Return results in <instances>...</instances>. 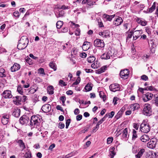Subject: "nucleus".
Here are the masks:
<instances>
[{"label":"nucleus","mask_w":158,"mask_h":158,"mask_svg":"<svg viewBox=\"0 0 158 158\" xmlns=\"http://www.w3.org/2000/svg\"><path fill=\"white\" fill-rule=\"evenodd\" d=\"M29 42L28 39L26 36H22L19 40L17 45L18 48L22 50L25 48Z\"/></svg>","instance_id":"nucleus-1"},{"label":"nucleus","mask_w":158,"mask_h":158,"mask_svg":"<svg viewBox=\"0 0 158 158\" xmlns=\"http://www.w3.org/2000/svg\"><path fill=\"white\" fill-rule=\"evenodd\" d=\"M152 110L151 106L148 103L145 104L144 106L143 113V114L149 116L152 114Z\"/></svg>","instance_id":"nucleus-2"},{"label":"nucleus","mask_w":158,"mask_h":158,"mask_svg":"<svg viewBox=\"0 0 158 158\" xmlns=\"http://www.w3.org/2000/svg\"><path fill=\"white\" fill-rule=\"evenodd\" d=\"M140 131L143 133H147L150 131V127L148 123H142L140 127Z\"/></svg>","instance_id":"nucleus-3"},{"label":"nucleus","mask_w":158,"mask_h":158,"mask_svg":"<svg viewBox=\"0 0 158 158\" xmlns=\"http://www.w3.org/2000/svg\"><path fill=\"white\" fill-rule=\"evenodd\" d=\"M40 119L38 118L37 116L33 115L31 117L30 120V125L31 126H37L40 121Z\"/></svg>","instance_id":"nucleus-4"},{"label":"nucleus","mask_w":158,"mask_h":158,"mask_svg":"<svg viewBox=\"0 0 158 158\" xmlns=\"http://www.w3.org/2000/svg\"><path fill=\"white\" fill-rule=\"evenodd\" d=\"M129 74V71L128 69H124L120 71V75L121 78L124 79H127Z\"/></svg>","instance_id":"nucleus-5"},{"label":"nucleus","mask_w":158,"mask_h":158,"mask_svg":"<svg viewBox=\"0 0 158 158\" xmlns=\"http://www.w3.org/2000/svg\"><path fill=\"white\" fill-rule=\"evenodd\" d=\"M153 96V94H152L147 93L143 94L142 97L143 99L144 102H146L151 100Z\"/></svg>","instance_id":"nucleus-6"},{"label":"nucleus","mask_w":158,"mask_h":158,"mask_svg":"<svg viewBox=\"0 0 158 158\" xmlns=\"http://www.w3.org/2000/svg\"><path fill=\"white\" fill-rule=\"evenodd\" d=\"M157 142L156 139L155 138H153L147 144V147L150 148L152 149L155 147Z\"/></svg>","instance_id":"nucleus-7"},{"label":"nucleus","mask_w":158,"mask_h":158,"mask_svg":"<svg viewBox=\"0 0 158 158\" xmlns=\"http://www.w3.org/2000/svg\"><path fill=\"white\" fill-rule=\"evenodd\" d=\"M94 45L96 47L103 48L104 46V43L103 40L96 39L94 42Z\"/></svg>","instance_id":"nucleus-8"},{"label":"nucleus","mask_w":158,"mask_h":158,"mask_svg":"<svg viewBox=\"0 0 158 158\" xmlns=\"http://www.w3.org/2000/svg\"><path fill=\"white\" fill-rule=\"evenodd\" d=\"M109 88L110 90L113 92L119 91L120 89L119 85L117 83H114L110 85Z\"/></svg>","instance_id":"nucleus-9"},{"label":"nucleus","mask_w":158,"mask_h":158,"mask_svg":"<svg viewBox=\"0 0 158 158\" xmlns=\"http://www.w3.org/2000/svg\"><path fill=\"white\" fill-rule=\"evenodd\" d=\"M29 120L28 117L26 115H23L20 118V123L22 125L27 124Z\"/></svg>","instance_id":"nucleus-10"},{"label":"nucleus","mask_w":158,"mask_h":158,"mask_svg":"<svg viewBox=\"0 0 158 158\" xmlns=\"http://www.w3.org/2000/svg\"><path fill=\"white\" fill-rule=\"evenodd\" d=\"M51 106L48 104H45L43 105L41 108V110L44 113L49 112L51 110Z\"/></svg>","instance_id":"nucleus-11"},{"label":"nucleus","mask_w":158,"mask_h":158,"mask_svg":"<svg viewBox=\"0 0 158 158\" xmlns=\"http://www.w3.org/2000/svg\"><path fill=\"white\" fill-rule=\"evenodd\" d=\"M123 20L122 18L118 16L117 18L115 19L113 22L114 24L116 26H119L123 23Z\"/></svg>","instance_id":"nucleus-12"},{"label":"nucleus","mask_w":158,"mask_h":158,"mask_svg":"<svg viewBox=\"0 0 158 158\" xmlns=\"http://www.w3.org/2000/svg\"><path fill=\"white\" fill-rule=\"evenodd\" d=\"M142 33V30H137L133 32V38L134 40H136L139 37Z\"/></svg>","instance_id":"nucleus-13"},{"label":"nucleus","mask_w":158,"mask_h":158,"mask_svg":"<svg viewBox=\"0 0 158 158\" xmlns=\"http://www.w3.org/2000/svg\"><path fill=\"white\" fill-rule=\"evenodd\" d=\"M2 95L6 98H10L12 96L11 92L9 90L4 91L2 93Z\"/></svg>","instance_id":"nucleus-14"},{"label":"nucleus","mask_w":158,"mask_h":158,"mask_svg":"<svg viewBox=\"0 0 158 158\" xmlns=\"http://www.w3.org/2000/svg\"><path fill=\"white\" fill-rule=\"evenodd\" d=\"M64 11L59 9L55 13V15L57 18L62 17L64 16Z\"/></svg>","instance_id":"nucleus-15"},{"label":"nucleus","mask_w":158,"mask_h":158,"mask_svg":"<svg viewBox=\"0 0 158 158\" xmlns=\"http://www.w3.org/2000/svg\"><path fill=\"white\" fill-rule=\"evenodd\" d=\"M20 68V65L17 63H15L13 66L10 68V70L11 72H14L19 70Z\"/></svg>","instance_id":"nucleus-16"},{"label":"nucleus","mask_w":158,"mask_h":158,"mask_svg":"<svg viewBox=\"0 0 158 158\" xmlns=\"http://www.w3.org/2000/svg\"><path fill=\"white\" fill-rule=\"evenodd\" d=\"M20 113V109L16 108L14 109L12 111V114L16 117H18Z\"/></svg>","instance_id":"nucleus-17"},{"label":"nucleus","mask_w":158,"mask_h":158,"mask_svg":"<svg viewBox=\"0 0 158 158\" xmlns=\"http://www.w3.org/2000/svg\"><path fill=\"white\" fill-rule=\"evenodd\" d=\"M9 116L7 115H3L2 118V122L4 125L7 124L8 122Z\"/></svg>","instance_id":"nucleus-18"},{"label":"nucleus","mask_w":158,"mask_h":158,"mask_svg":"<svg viewBox=\"0 0 158 158\" xmlns=\"http://www.w3.org/2000/svg\"><path fill=\"white\" fill-rule=\"evenodd\" d=\"M130 108L133 111H135L139 108V105L137 103H134L131 105Z\"/></svg>","instance_id":"nucleus-19"},{"label":"nucleus","mask_w":158,"mask_h":158,"mask_svg":"<svg viewBox=\"0 0 158 158\" xmlns=\"http://www.w3.org/2000/svg\"><path fill=\"white\" fill-rule=\"evenodd\" d=\"M115 16V15H106V14H104L103 15V17L105 19H106V20L111 21L112 18H114Z\"/></svg>","instance_id":"nucleus-20"},{"label":"nucleus","mask_w":158,"mask_h":158,"mask_svg":"<svg viewBox=\"0 0 158 158\" xmlns=\"http://www.w3.org/2000/svg\"><path fill=\"white\" fill-rule=\"evenodd\" d=\"M140 139L143 142H146L149 140V138L147 135H144L141 136Z\"/></svg>","instance_id":"nucleus-21"},{"label":"nucleus","mask_w":158,"mask_h":158,"mask_svg":"<svg viewBox=\"0 0 158 158\" xmlns=\"http://www.w3.org/2000/svg\"><path fill=\"white\" fill-rule=\"evenodd\" d=\"M115 148L114 147L111 148L110 149V154L111 158H113L114 156L116 155V153L114 152Z\"/></svg>","instance_id":"nucleus-22"},{"label":"nucleus","mask_w":158,"mask_h":158,"mask_svg":"<svg viewBox=\"0 0 158 158\" xmlns=\"http://www.w3.org/2000/svg\"><path fill=\"white\" fill-rule=\"evenodd\" d=\"M17 142L22 150H23L26 148L25 145L22 140L20 139Z\"/></svg>","instance_id":"nucleus-23"},{"label":"nucleus","mask_w":158,"mask_h":158,"mask_svg":"<svg viewBox=\"0 0 158 158\" xmlns=\"http://www.w3.org/2000/svg\"><path fill=\"white\" fill-rule=\"evenodd\" d=\"M156 7V2L153 3L152 6L149 8L147 10L148 13H151L155 9Z\"/></svg>","instance_id":"nucleus-24"},{"label":"nucleus","mask_w":158,"mask_h":158,"mask_svg":"<svg viewBox=\"0 0 158 158\" xmlns=\"http://www.w3.org/2000/svg\"><path fill=\"white\" fill-rule=\"evenodd\" d=\"M89 43L86 41L85 42L82 46V48L84 51H86L89 48V46H88V44H89Z\"/></svg>","instance_id":"nucleus-25"},{"label":"nucleus","mask_w":158,"mask_h":158,"mask_svg":"<svg viewBox=\"0 0 158 158\" xmlns=\"http://www.w3.org/2000/svg\"><path fill=\"white\" fill-rule=\"evenodd\" d=\"M92 88V86L91 84L88 83L85 87V92L89 91L91 90Z\"/></svg>","instance_id":"nucleus-26"},{"label":"nucleus","mask_w":158,"mask_h":158,"mask_svg":"<svg viewBox=\"0 0 158 158\" xmlns=\"http://www.w3.org/2000/svg\"><path fill=\"white\" fill-rule=\"evenodd\" d=\"M50 67L55 71H56L57 69V66L56 64L55 63L52 62H50L49 64Z\"/></svg>","instance_id":"nucleus-27"},{"label":"nucleus","mask_w":158,"mask_h":158,"mask_svg":"<svg viewBox=\"0 0 158 158\" xmlns=\"http://www.w3.org/2000/svg\"><path fill=\"white\" fill-rule=\"evenodd\" d=\"M95 60V58L94 56H90L87 58V60L89 63L93 62Z\"/></svg>","instance_id":"nucleus-28"},{"label":"nucleus","mask_w":158,"mask_h":158,"mask_svg":"<svg viewBox=\"0 0 158 158\" xmlns=\"http://www.w3.org/2000/svg\"><path fill=\"white\" fill-rule=\"evenodd\" d=\"M138 23L140 24L143 26H145L146 25L147 22L145 21H143L139 19H137V20Z\"/></svg>","instance_id":"nucleus-29"},{"label":"nucleus","mask_w":158,"mask_h":158,"mask_svg":"<svg viewBox=\"0 0 158 158\" xmlns=\"http://www.w3.org/2000/svg\"><path fill=\"white\" fill-rule=\"evenodd\" d=\"M15 98L16 99V102L15 104L17 105L20 104V102H22L21 96H16Z\"/></svg>","instance_id":"nucleus-30"},{"label":"nucleus","mask_w":158,"mask_h":158,"mask_svg":"<svg viewBox=\"0 0 158 158\" xmlns=\"http://www.w3.org/2000/svg\"><path fill=\"white\" fill-rule=\"evenodd\" d=\"M128 135L127 128H126L123 131L122 134V136L124 138H127Z\"/></svg>","instance_id":"nucleus-31"},{"label":"nucleus","mask_w":158,"mask_h":158,"mask_svg":"<svg viewBox=\"0 0 158 158\" xmlns=\"http://www.w3.org/2000/svg\"><path fill=\"white\" fill-rule=\"evenodd\" d=\"M99 95L100 97L103 99V101H104L106 99V96L102 91H100Z\"/></svg>","instance_id":"nucleus-32"},{"label":"nucleus","mask_w":158,"mask_h":158,"mask_svg":"<svg viewBox=\"0 0 158 158\" xmlns=\"http://www.w3.org/2000/svg\"><path fill=\"white\" fill-rule=\"evenodd\" d=\"M63 22L62 21H58L56 23V27L57 29H60L63 25Z\"/></svg>","instance_id":"nucleus-33"},{"label":"nucleus","mask_w":158,"mask_h":158,"mask_svg":"<svg viewBox=\"0 0 158 158\" xmlns=\"http://www.w3.org/2000/svg\"><path fill=\"white\" fill-rule=\"evenodd\" d=\"M53 88L52 86H49L48 88V91L49 94H53Z\"/></svg>","instance_id":"nucleus-34"},{"label":"nucleus","mask_w":158,"mask_h":158,"mask_svg":"<svg viewBox=\"0 0 158 158\" xmlns=\"http://www.w3.org/2000/svg\"><path fill=\"white\" fill-rule=\"evenodd\" d=\"M108 56H109L107 52H106L104 53L101 56V58L102 59L107 60L109 59V57Z\"/></svg>","instance_id":"nucleus-35"},{"label":"nucleus","mask_w":158,"mask_h":158,"mask_svg":"<svg viewBox=\"0 0 158 158\" xmlns=\"http://www.w3.org/2000/svg\"><path fill=\"white\" fill-rule=\"evenodd\" d=\"M5 71L2 68H0V77H6V75L5 74Z\"/></svg>","instance_id":"nucleus-36"},{"label":"nucleus","mask_w":158,"mask_h":158,"mask_svg":"<svg viewBox=\"0 0 158 158\" xmlns=\"http://www.w3.org/2000/svg\"><path fill=\"white\" fill-rule=\"evenodd\" d=\"M126 33H128L127 36V41L129 39H130L131 38L132 35L133 36V31H131L130 32H128V31L126 32Z\"/></svg>","instance_id":"nucleus-37"},{"label":"nucleus","mask_w":158,"mask_h":158,"mask_svg":"<svg viewBox=\"0 0 158 158\" xmlns=\"http://www.w3.org/2000/svg\"><path fill=\"white\" fill-rule=\"evenodd\" d=\"M80 80L81 79L80 77H78L77 78V80L73 84L72 86H74L75 85H77L80 82Z\"/></svg>","instance_id":"nucleus-38"},{"label":"nucleus","mask_w":158,"mask_h":158,"mask_svg":"<svg viewBox=\"0 0 158 158\" xmlns=\"http://www.w3.org/2000/svg\"><path fill=\"white\" fill-rule=\"evenodd\" d=\"M17 91L20 94L22 95L23 94V88L20 86V85L18 86L17 88Z\"/></svg>","instance_id":"nucleus-39"},{"label":"nucleus","mask_w":158,"mask_h":158,"mask_svg":"<svg viewBox=\"0 0 158 158\" xmlns=\"http://www.w3.org/2000/svg\"><path fill=\"white\" fill-rule=\"evenodd\" d=\"M141 79L145 81H147L148 80V77L146 75H143L141 76Z\"/></svg>","instance_id":"nucleus-40"},{"label":"nucleus","mask_w":158,"mask_h":158,"mask_svg":"<svg viewBox=\"0 0 158 158\" xmlns=\"http://www.w3.org/2000/svg\"><path fill=\"white\" fill-rule=\"evenodd\" d=\"M122 113L120 111H119L115 116V118L116 119H119L122 116Z\"/></svg>","instance_id":"nucleus-41"},{"label":"nucleus","mask_w":158,"mask_h":158,"mask_svg":"<svg viewBox=\"0 0 158 158\" xmlns=\"http://www.w3.org/2000/svg\"><path fill=\"white\" fill-rule=\"evenodd\" d=\"M38 73L40 74L45 75L44 69L42 68H40L38 69Z\"/></svg>","instance_id":"nucleus-42"},{"label":"nucleus","mask_w":158,"mask_h":158,"mask_svg":"<svg viewBox=\"0 0 158 158\" xmlns=\"http://www.w3.org/2000/svg\"><path fill=\"white\" fill-rule=\"evenodd\" d=\"M113 140V137H109L107 139V143L108 144L111 143Z\"/></svg>","instance_id":"nucleus-43"},{"label":"nucleus","mask_w":158,"mask_h":158,"mask_svg":"<svg viewBox=\"0 0 158 158\" xmlns=\"http://www.w3.org/2000/svg\"><path fill=\"white\" fill-rule=\"evenodd\" d=\"M31 155L30 152H27L25 154L24 157V158H31Z\"/></svg>","instance_id":"nucleus-44"},{"label":"nucleus","mask_w":158,"mask_h":158,"mask_svg":"<svg viewBox=\"0 0 158 158\" xmlns=\"http://www.w3.org/2000/svg\"><path fill=\"white\" fill-rule=\"evenodd\" d=\"M20 14L18 11H15L14 12L13 15L14 16L18 18L19 17Z\"/></svg>","instance_id":"nucleus-45"},{"label":"nucleus","mask_w":158,"mask_h":158,"mask_svg":"<svg viewBox=\"0 0 158 158\" xmlns=\"http://www.w3.org/2000/svg\"><path fill=\"white\" fill-rule=\"evenodd\" d=\"M145 152V150L144 149H142L138 152V155H139L140 156H142L143 153Z\"/></svg>","instance_id":"nucleus-46"},{"label":"nucleus","mask_w":158,"mask_h":158,"mask_svg":"<svg viewBox=\"0 0 158 158\" xmlns=\"http://www.w3.org/2000/svg\"><path fill=\"white\" fill-rule=\"evenodd\" d=\"M70 155H71V154H68L67 155H66V156L64 155L62 156H60L56 158H68L71 156H70Z\"/></svg>","instance_id":"nucleus-47"},{"label":"nucleus","mask_w":158,"mask_h":158,"mask_svg":"<svg viewBox=\"0 0 158 158\" xmlns=\"http://www.w3.org/2000/svg\"><path fill=\"white\" fill-rule=\"evenodd\" d=\"M59 84L60 85H62L63 86H65L67 84L64 82L62 80H60L59 81Z\"/></svg>","instance_id":"nucleus-48"},{"label":"nucleus","mask_w":158,"mask_h":158,"mask_svg":"<svg viewBox=\"0 0 158 158\" xmlns=\"http://www.w3.org/2000/svg\"><path fill=\"white\" fill-rule=\"evenodd\" d=\"M58 127L60 129H62L64 127V124L62 123H60L58 124Z\"/></svg>","instance_id":"nucleus-49"},{"label":"nucleus","mask_w":158,"mask_h":158,"mask_svg":"<svg viewBox=\"0 0 158 158\" xmlns=\"http://www.w3.org/2000/svg\"><path fill=\"white\" fill-rule=\"evenodd\" d=\"M60 100L62 102L63 104L64 103L66 100V98L65 96H61L60 98Z\"/></svg>","instance_id":"nucleus-50"},{"label":"nucleus","mask_w":158,"mask_h":158,"mask_svg":"<svg viewBox=\"0 0 158 158\" xmlns=\"http://www.w3.org/2000/svg\"><path fill=\"white\" fill-rule=\"evenodd\" d=\"M82 116L81 114H78L76 116V120L77 121H80L82 118Z\"/></svg>","instance_id":"nucleus-51"},{"label":"nucleus","mask_w":158,"mask_h":158,"mask_svg":"<svg viewBox=\"0 0 158 158\" xmlns=\"http://www.w3.org/2000/svg\"><path fill=\"white\" fill-rule=\"evenodd\" d=\"M114 114V112L113 111H111L110 113H109L108 114V116H109V118H112Z\"/></svg>","instance_id":"nucleus-52"},{"label":"nucleus","mask_w":158,"mask_h":158,"mask_svg":"<svg viewBox=\"0 0 158 158\" xmlns=\"http://www.w3.org/2000/svg\"><path fill=\"white\" fill-rule=\"evenodd\" d=\"M107 52L108 53V55L109 56L108 57H109V59L111 57L113 56V53L112 52V51L111 50H109Z\"/></svg>","instance_id":"nucleus-53"},{"label":"nucleus","mask_w":158,"mask_h":158,"mask_svg":"<svg viewBox=\"0 0 158 158\" xmlns=\"http://www.w3.org/2000/svg\"><path fill=\"white\" fill-rule=\"evenodd\" d=\"M98 24L99 27H104L103 25V24L102 22L101 21V20L98 19Z\"/></svg>","instance_id":"nucleus-54"},{"label":"nucleus","mask_w":158,"mask_h":158,"mask_svg":"<svg viewBox=\"0 0 158 158\" xmlns=\"http://www.w3.org/2000/svg\"><path fill=\"white\" fill-rule=\"evenodd\" d=\"M144 89L145 90H153L154 87L152 86H148L146 88H145Z\"/></svg>","instance_id":"nucleus-55"},{"label":"nucleus","mask_w":158,"mask_h":158,"mask_svg":"<svg viewBox=\"0 0 158 158\" xmlns=\"http://www.w3.org/2000/svg\"><path fill=\"white\" fill-rule=\"evenodd\" d=\"M70 120L69 119H68L66 121V128H67L69 126V124L70 123Z\"/></svg>","instance_id":"nucleus-56"},{"label":"nucleus","mask_w":158,"mask_h":158,"mask_svg":"<svg viewBox=\"0 0 158 158\" xmlns=\"http://www.w3.org/2000/svg\"><path fill=\"white\" fill-rule=\"evenodd\" d=\"M146 32L148 33V35H150L151 34V31L150 28L148 27H146Z\"/></svg>","instance_id":"nucleus-57"},{"label":"nucleus","mask_w":158,"mask_h":158,"mask_svg":"<svg viewBox=\"0 0 158 158\" xmlns=\"http://www.w3.org/2000/svg\"><path fill=\"white\" fill-rule=\"evenodd\" d=\"M139 125L138 123H134L133 124V127L136 130H138L139 127Z\"/></svg>","instance_id":"nucleus-58"},{"label":"nucleus","mask_w":158,"mask_h":158,"mask_svg":"<svg viewBox=\"0 0 158 158\" xmlns=\"http://www.w3.org/2000/svg\"><path fill=\"white\" fill-rule=\"evenodd\" d=\"M58 8L60 9L61 10V9L63 10H65L66 9H68V6H66L65 5H62L60 8L58 7Z\"/></svg>","instance_id":"nucleus-59"},{"label":"nucleus","mask_w":158,"mask_h":158,"mask_svg":"<svg viewBox=\"0 0 158 158\" xmlns=\"http://www.w3.org/2000/svg\"><path fill=\"white\" fill-rule=\"evenodd\" d=\"M80 56L82 58H84L86 57L87 54L85 52H83L80 54Z\"/></svg>","instance_id":"nucleus-60"},{"label":"nucleus","mask_w":158,"mask_h":158,"mask_svg":"<svg viewBox=\"0 0 158 158\" xmlns=\"http://www.w3.org/2000/svg\"><path fill=\"white\" fill-rule=\"evenodd\" d=\"M22 102H25L27 99V97L25 96H21Z\"/></svg>","instance_id":"nucleus-61"},{"label":"nucleus","mask_w":158,"mask_h":158,"mask_svg":"<svg viewBox=\"0 0 158 158\" xmlns=\"http://www.w3.org/2000/svg\"><path fill=\"white\" fill-rule=\"evenodd\" d=\"M80 113L79 110L78 108L74 110V113L75 115H77Z\"/></svg>","instance_id":"nucleus-62"},{"label":"nucleus","mask_w":158,"mask_h":158,"mask_svg":"<svg viewBox=\"0 0 158 158\" xmlns=\"http://www.w3.org/2000/svg\"><path fill=\"white\" fill-rule=\"evenodd\" d=\"M80 31L79 29H77L75 32V35H80Z\"/></svg>","instance_id":"nucleus-63"},{"label":"nucleus","mask_w":158,"mask_h":158,"mask_svg":"<svg viewBox=\"0 0 158 158\" xmlns=\"http://www.w3.org/2000/svg\"><path fill=\"white\" fill-rule=\"evenodd\" d=\"M155 102L156 106H158V96L155 98Z\"/></svg>","instance_id":"nucleus-64"}]
</instances>
